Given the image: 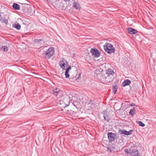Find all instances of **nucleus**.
<instances>
[{"instance_id": "0eeeda50", "label": "nucleus", "mask_w": 156, "mask_h": 156, "mask_svg": "<svg viewBox=\"0 0 156 156\" xmlns=\"http://www.w3.org/2000/svg\"><path fill=\"white\" fill-rule=\"evenodd\" d=\"M90 52L92 53V55L94 56L95 58H98L100 55V52L96 48H92L90 50Z\"/></svg>"}, {"instance_id": "6e6552de", "label": "nucleus", "mask_w": 156, "mask_h": 156, "mask_svg": "<svg viewBox=\"0 0 156 156\" xmlns=\"http://www.w3.org/2000/svg\"><path fill=\"white\" fill-rule=\"evenodd\" d=\"M108 137L109 141L112 142L115 140L116 138V135L112 132H109L107 134Z\"/></svg>"}, {"instance_id": "6ab92c4d", "label": "nucleus", "mask_w": 156, "mask_h": 156, "mask_svg": "<svg viewBox=\"0 0 156 156\" xmlns=\"http://www.w3.org/2000/svg\"><path fill=\"white\" fill-rule=\"evenodd\" d=\"M89 105H91L90 108H92L94 107L95 104L93 102V101L90 100L89 103Z\"/></svg>"}, {"instance_id": "1a4fd4ad", "label": "nucleus", "mask_w": 156, "mask_h": 156, "mask_svg": "<svg viewBox=\"0 0 156 156\" xmlns=\"http://www.w3.org/2000/svg\"><path fill=\"white\" fill-rule=\"evenodd\" d=\"M103 115L104 119L105 121H107V122H109L110 120V118L109 117V113L107 110H104L102 113Z\"/></svg>"}, {"instance_id": "9d476101", "label": "nucleus", "mask_w": 156, "mask_h": 156, "mask_svg": "<svg viewBox=\"0 0 156 156\" xmlns=\"http://www.w3.org/2000/svg\"><path fill=\"white\" fill-rule=\"evenodd\" d=\"M131 156H141L139 154L138 151L136 149H132L130 154Z\"/></svg>"}, {"instance_id": "a878e982", "label": "nucleus", "mask_w": 156, "mask_h": 156, "mask_svg": "<svg viewBox=\"0 0 156 156\" xmlns=\"http://www.w3.org/2000/svg\"><path fill=\"white\" fill-rule=\"evenodd\" d=\"M71 69V66H70L67 67L66 69L69 71Z\"/></svg>"}, {"instance_id": "412c9836", "label": "nucleus", "mask_w": 156, "mask_h": 156, "mask_svg": "<svg viewBox=\"0 0 156 156\" xmlns=\"http://www.w3.org/2000/svg\"><path fill=\"white\" fill-rule=\"evenodd\" d=\"M1 49L2 50H3L4 51H7L8 50V47L5 46H1Z\"/></svg>"}, {"instance_id": "c85d7f7f", "label": "nucleus", "mask_w": 156, "mask_h": 156, "mask_svg": "<svg viewBox=\"0 0 156 156\" xmlns=\"http://www.w3.org/2000/svg\"><path fill=\"white\" fill-rule=\"evenodd\" d=\"M64 0L65 2H69V1H70V0Z\"/></svg>"}, {"instance_id": "f03ea898", "label": "nucleus", "mask_w": 156, "mask_h": 156, "mask_svg": "<svg viewBox=\"0 0 156 156\" xmlns=\"http://www.w3.org/2000/svg\"><path fill=\"white\" fill-rule=\"evenodd\" d=\"M55 53L54 48L51 47L42 54L43 56L45 58L48 59L53 56Z\"/></svg>"}, {"instance_id": "a211bd4d", "label": "nucleus", "mask_w": 156, "mask_h": 156, "mask_svg": "<svg viewBox=\"0 0 156 156\" xmlns=\"http://www.w3.org/2000/svg\"><path fill=\"white\" fill-rule=\"evenodd\" d=\"M118 87L116 85H113L112 87V90L113 93L115 94L117 90Z\"/></svg>"}, {"instance_id": "2eb2a0df", "label": "nucleus", "mask_w": 156, "mask_h": 156, "mask_svg": "<svg viewBox=\"0 0 156 156\" xmlns=\"http://www.w3.org/2000/svg\"><path fill=\"white\" fill-rule=\"evenodd\" d=\"M13 26L16 29L18 30H20L21 28V26L19 23H15L13 25Z\"/></svg>"}, {"instance_id": "bb28decb", "label": "nucleus", "mask_w": 156, "mask_h": 156, "mask_svg": "<svg viewBox=\"0 0 156 156\" xmlns=\"http://www.w3.org/2000/svg\"><path fill=\"white\" fill-rule=\"evenodd\" d=\"M80 75H81V74L80 73H79V76L78 77V78L76 79V80L77 81H78V80H79V77H80Z\"/></svg>"}, {"instance_id": "f257e3e1", "label": "nucleus", "mask_w": 156, "mask_h": 156, "mask_svg": "<svg viewBox=\"0 0 156 156\" xmlns=\"http://www.w3.org/2000/svg\"><path fill=\"white\" fill-rule=\"evenodd\" d=\"M53 94L57 97V98L60 101H62L63 102L65 101V94L64 92L58 88H56L55 90H53ZM65 97V99H66Z\"/></svg>"}, {"instance_id": "b1692460", "label": "nucleus", "mask_w": 156, "mask_h": 156, "mask_svg": "<svg viewBox=\"0 0 156 156\" xmlns=\"http://www.w3.org/2000/svg\"><path fill=\"white\" fill-rule=\"evenodd\" d=\"M133 131V130L132 129H131L129 130V131H126V135H129L131 134V133Z\"/></svg>"}, {"instance_id": "9b49d317", "label": "nucleus", "mask_w": 156, "mask_h": 156, "mask_svg": "<svg viewBox=\"0 0 156 156\" xmlns=\"http://www.w3.org/2000/svg\"><path fill=\"white\" fill-rule=\"evenodd\" d=\"M127 30L129 33L130 34H135L137 33V32L136 30L131 27L128 28Z\"/></svg>"}, {"instance_id": "4468645a", "label": "nucleus", "mask_w": 156, "mask_h": 156, "mask_svg": "<svg viewBox=\"0 0 156 156\" xmlns=\"http://www.w3.org/2000/svg\"><path fill=\"white\" fill-rule=\"evenodd\" d=\"M12 7L15 10H20V5L16 3H14L13 4Z\"/></svg>"}, {"instance_id": "cd10ccee", "label": "nucleus", "mask_w": 156, "mask_h": 156, "mask_svg": "<svg viewBox=\"0 0 156 156\" xmlns=\"http://www.w3.org/2000/svg\"><path fill=\"white\" fill-rule=\"evenodd\" d=\"M135 105V104L134 103H132L131 104H130V105L131 106H134Z\"/></svg>"}, {"instance_id": "423d86ee", "label": "nucleus", "mask_w": 156, "mask_h": 156, "mask_svg": "<svg viewBox=\"0 0 156 156\" xmlns=\"http://www.w3.org/2000/svg\"><path fill=\"white\" fill-rule=\"evenodd\" d=\"M43 41L42 39H36L35 38L34 40V44L35 46L37 45L38 47V48H40L43 46V44L41 43Z\"/></svg>"}, {"instance_id": "5701e85b", "label": "nucleus", "mask_w": 156, "mask_h": 156, "mask_svg": "<svg viewBox=\"0 0 156 156\" xmlns=\"http://www.w3.org/2000/svg\"><path fill=\"white\" fill-rule=\"evenodd\" d=\"M132 149V148L129 149V150L128 149H126L125 150V152L127 154H130V152H131Z\"/></svg>"}, {"instance_id": "f3484780", "label": "nucleus", "mask_w": 156, "mask_h": 156, "mask_svg": "<svg viewBox=\"0 0 156 156\" xmlns=\"http://www.w3.org/2000/svg\"><path fill=\"white\" fill-rule=\"evenodd\" d=\"M135 109L134 108H133L132 109H131L130 110L129 112V114L130 115H131L132 116H133V115L135 113Z\"/></svg>"}, {"instance_id": "4be33fe9", "label": "nucleus", "mask_w": 156, "mask_h": 156, "mask_svg": "<svg viewBox=\"0 0 156 156\" xmlns=\"http://www.w3.org/2000/svg\"><path fill=\"white\" fill-rule=\"evenodd\" d=\"M137 122L138 124L140 126H141L142 127H144L145 126V125L141 121H138Z\"/></svg>"}, {"instance_id": "39448f33", "label": "nucleus", "mask_w": 156, "mask_h": 156, "mask_svg": "<svg viewBox=\"0 0 156 156\" xmlns=\"http://www.w3.org/2000/svg\"><path fill=\"white\" fill-rule=\"evenodd\" d=\"M59 64L60 67L63 69H65V67L69 65L67 61L64 58H62L61 60L60 61Z\"/></svg>"}, {"instance_id": "20e7f679", "label": "nucleus", "mask_w": 156, "mask_h": 156, "mask_svg": "<svg viewBox=\"0 0 156 156\" xmlns=\"http://www.w3.org/2000/svg\"><path fill=\"white\" fill-rule=\"evenodd\" d=\"M104 48L107 53L108 54L114 53L115 51V48L110 44L107 42L104 45Z\"/></svg>"}, {"instance_id": "7ed1b4c3", "label": "nucleus", "mask_w": 156, "mask_h": 156, "mask_svg": "<svg viewBox=\"0 0 156 156\" xmlns=\"http://www.w3.org/2000/svg\"><path fill=\"white\" fill-rule=\"evenodd\" d=\"M115 73L111 68H108L106 70V80L108 82H110L113 80Z\"/></svg>"}, {"instance_id": "dca6fc26", "label": "nucleus", "mask_w": 156, "mask_h": 156, "mask_svg": "<svg viewBox=\"0 0 156 156\" xmlns=\"http://www.w3.org/2000/svg\"><path fill=\"white\" fill-rule=\"evenodd\" d=\"M119 133L120 134H123L126 135V130L124 129H120L119 130Z\"/></svg>"}, {"instance_id": "393cba45", "label": "nucleus", "mask_w": 156, "mask_h": 156, "mask_svg": "<svg viewBox=\"0 0 156 156\" xmlns=\"http://www.w3.org/2000/svg\"><path fill=\"white\" fill-rule=\"evenodd\" d=\"M2 22L6 24H7L8 22V20L6 18H4L2 20Z\"/></svg>"}, {"instance_id": "f8f14e48", "label": "nucleus", "mask_w": 156, "mask_h": 156, "mask_svg": "<svg viewBox=\"0 0 156 156\" xmlns=\"http://www.w3.org/2000/svg\"><path fill=\"white\" fill-rule=\"evenodd\" d=\"M131 83V81L129 80H126L122 83V86L123 87H125L126 86L129 85Z\"/></svg>"}, {"instance_id": "ddd939ff", "label": "nucleus", "mask_w": 156, "mask_h": 156, "mask_svg": "<svg viewBox=\"0 0 156 156\" xmlns=\"http://www.w3.org/2000/svg\"><path fill=\"white\" fill-rule=\"evenodd\" d=\"M73 6L76 9H80V5L77 2H73Z\"/></svg>"}, {"instance_id": "aec40b11", "label": "nucleus", "mask_w": 156, "mask_h": 156, "mask_svg": "<svg viewBox=\"0 0 156 156\" xmlns=\"http://www.w3.org/2000/svg\"><path fill=\"white\" fill-rule=\"evenodd\" d=\"M69 71L68 70L66 69V71L65 72V77L66 78H69L70 76V75L69 74Z\"/></svg>"}]
</instances>
